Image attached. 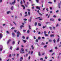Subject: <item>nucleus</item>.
<instances>
[{"mask_svg":"<svg viewBox=\"0 0 61 61\" xmlns=\"http://www.w3.org/2000/svg\"><path fill=\"white\" fill-rule=\"evenodd\" d=\"M20 4H21V6L22 7H23V9H24V10H25V8L24 5L22 4H23V2H22V1H21V2H20Z\"/></svg>","mask_w":61,"mask_h":61,"instance_id":"obj_1","label":"nucleus"},{"mask_svg":"<svg viewBox=\"0 0 61 61\" xmlns=\"http://www.w3.org/2000/svg\"><path fill=\"white\" fill-rule=\"evenodd\" d=\"M15 0L14 1L12 2V3H10V5H14L15 4Z\"/></svg>","mask_w":61,"mask_h":61,"instance_id":"obj_2","label":"nucleus"},{"mask_svg":"<svg viewBox=\"0 0 61 61\" xmlns=\"http://www.w3.org/2000/svg\"><path fill=\"white\" fill-rule=\"evenodd\" d=\"M32 17L31 16L29 20H28V21L30 22H31L32 20Z\"/></svg>","mask_w":61,"mask_h":61,"instance_id":"obj_3","label":"nucleus"},{"mask_svg":"<svg viewBox=\"0 0 61 61\" xmlns=\"http://www.w3.org/2000/svg\"><path fill=\"white\" fill-rule=\"evenodd\" d=\"M17 34L18 35H17V37H19V35H21V34H20V32L19 31L17 32Z\"/></svg>","mask_w":61,"mask_h":61,"instance_id":"obj_4","label":"nucleus"},{"mask_svg":"<svg viewBox=\"0 0 61 61\" xmlns=\"http://www.w3.org/2000/svg\"><path fill=\"white\" fill-rule=\"evenodd\" d=\"M61 4V1L60 2V3H59L58 5V7L60 8V5Z\"/></svg>","mask_w":61,"mask_h":61,"instance_id":"obj_5","label":"nucleus"},{"mask_svg":"<svg viewBox=\"0 0 61 61\" xmlns=\"http://www.w3.org/2000/svg\"><path fill=\"white\" fill-rule=\"evenodd\" d=\"M57 36L59 38H58V39L57 40V42H59V40L60 39V37L59 36V35H58Z\"/></svg>","mask_w":61,"mask_h":61,"instance_id":"obj_6","label":"nucleus"},{"mask_svg":"<svg viewBox=\"0 0 61 61\" xmlns=\"http://www.w3.org/2000/svg\"><path fill=\"white\" fill-rule=\"evenodd\" d=\"M2 48H3V47L1 45H0V51H2Z\"/></svg>","mask_w":61,"mask_h":61,"instance_id":"obj_7","label":"nucleus"},{"mask_svg":"<svg viewBox=\"0 0 61 61\" xmlns=\"http://www.w3.org/2000/svg\"><path fill=\"white\" fill-rule=\"evenodd\" d=\"M36 8L37 9H39V10H40V7H39L38 6H37L36 7Z\"/></svg>","mask_w":61,"mask_h":61,"instance_id":"obj_8","label":"nucleus"},{"mask_svg":"<svg viewBox=\"0 0 61 61\" xmlns=\"http://www.w3.org/2000/svg\"><path fill=\"white\" fill-rule=\"evenodd\" d=\"M10 41H11V40L10 39L7 42V44H9V43L10 42Z\"/></svg>","mask_w":61,"mask_h":61,"instance_id":"obj_9","label":"nucleus"},{"mask_svg":"<svg viewBox=\"0 0 61 61\" xmlns=\"http://www.w3.org/2000/svg\"><path fill=\"white\" fill-rule=\"evenodd\" d=\"M50 37H54L55 36V35L54 34H52L50 35Z\"/></svg>","mask_w":61,"mask_h":61,"instance_id":"obj_10","label":"nucleus"},{"mask_svg":"<svg viewBox=\"0 0 61 61\" xmlns=\"http://www.w3.org/2000/svg\"><path fill=\"white\" fill-rule=\"evenodd\" d=\"M10 9H11V10H13L14 9V7H13V6H12L11 7V8H10Z\"/></svg>","mask_w":61,"mask_h":61,"instance_id":"obj_11","label":"nucleus"},{"mask_svg":"<svg viewBox=\"0 0 61 61\" xmlns=\"http://www.w3.org/2000/svg\"><path fill=\"white\" fill-rule=\"evenodd\" d=\"M34 25L35 26H36L37 25V22H36L34 24Z\"/></svg>","mask_w":61,"mask_h":61,"instance_id":"obj_12","label":"nucleus"},{"mask_svg":"<svg viewBox=\"0 0 61 61\" xmlns=\"http://www.w3.org/2000/svg\"><path fill=\"white\" fill-rule=\"evenodd\" d=\"M23 58L22 57H21L20 58V61H22V60H23Z\"/></svg>","mask_w":61,"mask_h":61,"instance_id":"obj_13","label":"nucleus"},{"mask_svg":"<svg viewBox=\"0 0 61 61\" xmlns=\"http://www.w3.org/2000/svg\"><path fill=\"white\" fill-rule=\"evenodd\" d=\"M50 21H54V19H50Z\"/></svg>","mask_w":61,"mask_h":61,"instance_id":"obj_14","label":"nucleus"},{"mask_svg":"<svg viewBox=\"0 0 61 61\" xmlns=\"http://www.w3.org/2000/svg\"><path fill=\"white\" fill-rule=\"evenodd\" d=\"M11 13V12L8 11L7 12V14H8L9 13Z\"/></svg>","mask_w":61,"mask_h":61,"instance_id":"obj_15","label":"nucleus"},{"mask_svg":"<svg viewBox=\"0 0 61 61\" xmlns=\"http://www.w3.org/2000/svg\"><path fill=\"white\" fill-rule=\"evenodd\" d=\"M31 47L32 48V49H34V46L33 45H32L31 46Z\"/></svg>","mask_w":61,"mask_h":61,"instance_id":"obj_16","label":"nucleus"},{"mask_svg":"<svg viewBox=\"0 0 61 61\" xmlns=\"http://www.w3.org/2000/svg\"><path fill=\"white\" fill-rule=\"evenodd\" d=\"M2 34L0 33V39H1V38H2Z\"/></svg>","mask_w":61,"mask_h":61,"instance_id":"obj_17","label":"nucleus"},{"mask_svg":"<svg viewBox=\"0 0 61 61\" xmlns=\"http://www.w3.org/2000/svg\"><path fill=\"white\" fill-rule=\"evenodd\" d=\"M44 34H46L47 32H46V31H44Z\"/></svg>","mask_w":61,"mask_h":61,"instance_id":"obj_18","label":"nucleus"},{"mask_svg":"<svg viewBox=\"0 0 61 61\" xmlns=\"http://www.w3.org/2000/svg\"><path fill=\"white\" fill-rule=\"evenodd\" d=\"M10 50H12V49H13V47H12V46H11L10 47Z\"/></svg>","mask_w":61,"mask_h":61,"instance_id":"obj_19","label":"nucleus"},{"mask_svg":"<svg viewBox=\"0 0 61 61\" xmlns=\"http://www.w3.org/2000/svg\"><path fill=\"white\" fill-rule=\"evenodd\" d=\"M41 39V37L40 36L39 37H38V40H40Z\"/></svg>","mask_w":61,"mask_h":61,"instance_id":"obj_20","label":"nucleus"},{"mask_svg":"<svg viewBox=\"0 0 61 61\" xmlns=\"http://www.w3.org/2000/svg\"><path fill=\"white\" fill-rule=\"evenodd\" d=\"M12 36H14L15 35V33H12Z\"/></svg>","mask_w":61,"mask_h":61,"instance_id":"obj_21","label":"nucleus"},{"mask_svg":"<svg viewBox=\"0 0 61 61\" xmlns=\"http://www.w3.org/2000/svg\"><path fill=\"white\" fill-rule=\"evenodd\" d=\"M38 25L39 26H41V24H40V23H38Z\"/></svg>","mask_w":61,"mask_h":61,"instance_id":"obj_22","label":"nucleus"},{"mask_svg":"<svg viewBox=\"0 0 61 61\" xmlns=\"http://www.w3.org/2000/svg\"><path fill=\"white\" fill-rule=\"evenodd\" d=\"M21 50L22 52H24V49L23 48H21Z\"/></svg>","mask_w":61,"mask_h":61,"instance_id":"obj_23","label":"nucleus"},{"mask_svg":"<svg viewBox=\"0 0 61 61\" xmlns=\"http://www.w3.org/2000/svg\"><path fill=\"white\" fill-rule=\"evenodd\" d=\"M49 52H53V50L52 49L50 50Z\"/></svg>","mask_w":61,"mask_h":61,"instance_id":"obj_24","label":"nucleus"},{"mask_svg":"<svg viewBox=\"0 0 61 61\" xmlns=\"http://www.w3.org/2000/svg\"><path fill=\"white\" fill-rule=\"evenodd\" d=\"M38 55H39V56H41V54H40V52H39Z\"/></svg>","mask_w":61,"mask_h":61,"instance_id":"obj_25","label":"nucleus"},{"mask_svg":"<svg viewBox=\"0 0 61 61\" xmlns=\"http://www.w3.org/2000/svg\"><path fill=\"white\" fill-rule=\"evenodd\" d=\"M15 54L14 53H14H13V54H12V56H15Z\"/></svg>","mask_w":61,"mask_h":61,"instance_id":"obj_26","label":"nucleus"},{"mask_svg":"<svg viewBox=\"0 0 61 61\" xmlns=\"http://www.w3.org/2000/svg\"><path fill=\"white\" fill-rule=\"evenodd\" d=\"M12 44L13 45H14L15 44V41H13L12 42Z\"/></svg>","mask_w":61,"mask_h":61,"instance_id":"obj_27","label":"nucleus"},{"mask_svg":"<svg viewBox=\"0 0 61 61\" xmlns=\"http://www.w3.org/2000/svg\"><path fill=\"white\" fill-rule=\"evenodd\" d=\"M24 27V26H23V25H21L20 26V28H22V27Z\"/></svg>","mask_w":61,"mask_h":61,"instance_id":"obj_28","label":"nucleus"},{"mask_svg":"<svg viewBox=\"0 0 61 61\" xmlns=\"http://www.w3.org/2000/svg\"><path fill=\"white\" fill-rule=\"evenodd\" d=\"M15 27H12L11 28V29L13 30V29H15Z\"/></svg>","mask_w":61,"mask_h":61,"instance_id":"obj_29","label":"nucleus"},{"mask_svg":"<svg viewBox=\"0 0 61 61\" xmlns=\"http://www.w3.org/2000/svg\"><path fill=\"white\" fill-rule=\"evenodd\" d=\"M41 44L42 45H45V43H44L42 42L41 43Z\"/></svg>","mask_w":61,"mask_h":61,"instance_id":"obj_30","label":"nucleus"},{"mask_svg":"<svg viewBox=\"0 0 61 61\" xmlns=\"http://www.w3.org/2000/svg\"><path fill=\"white\" fill-rule=\"evenodd\" d=\"M48 3L51 4H52V2H49Z\"/></svg>","mask_w":61,"mask_h":61,"instance_id":"obj_31","label":"nucleus"},{"mask_svg":"<svg viewBox=\"0 0 61 61\" xmlns=\"http://www.w3.org/2000/svg\"><path fill=\"white\" fill-rule=\"evenodd\" d=\"M23 41L25 43L26 42V41L25 40H23Z\"/></svg>","mask_w":61,"mask_h":61,"instance_id":"obj_32","label":"nucleus"},{"mask_svg":"<svg viewBox=\"0 0 61 61\" xmlns=\"http://www.w3.org/2000/svg\"><path fill=\"white\" fill-rule=\"evenodd\" d=\"M16 50H19V47H17L16 48Z\"/></svg>","mask_w":61,"mask_h":61,"instance_id":"obj_33","label":"nucleus"},{"mask_svg":"<svg viewBox=\"0 0 61 61\" xmlns=\"http://www.w3.org/2000/svg\"><path fill=\"white\" fill-rule=\"evenodd\" d=\"M30 32V31H29V30H28L27 31V33H28V34H29Z\"/></svg>","mask_w":61,"mask_h":61,"instance_id":"obj_34","label":"nucleus"},{"mask_svg":"<svg viewBox=\"0 0 61 61\" xmlns=\"http://www.w3.org/2000/svg\"><path fill=\"white\" fill-rule=\"evenodd\" d=\"M31 55H32L33 54V51H31Z\"/></svg>","mask_w":61,"mask_h":61,"instance_id":"obj_35","label":"nucleus"},{"mask_svg":"<svg viewBox=\"0 0 61 61\" xmlns=\"http://www.w3.org/2000/svg\"><path fill=\"white\" fill-rule=\"evenodd\" d=\"M13 23H14V24L15 25H16V23H15L14 22H13Z\"/></svg>","mask_w":61,"mask_h":61,"instance_id":"obj_36","label":"nucleus"},{"mask_svg":"<svg viewBox=\"0 0 61 61\" xmlns=\"http://www.w3.org/2000/svg\"><path fill=\"white\" fill-rule=\"evenodd\" d=\"M14 32H15V33H16V32H17V30H14Z\"/></svg>","mask_w":61,"mask_h":61,"instance_id":"obj_37","label":"nucleus"},{"mask_svg":"<svg viewBox=\"0 0 61 61\" xmlns=\"http://www.w3.org/2000/svg\"><path fill=\"white\" fill-rule=\"evenodd\" d=\"M36 42H38V39H36Z\"/></svg>","mask_w":61,"mask_h":61,"instance_id":"obj_38","label":"nucleus"},{"mask_svg":"<svg viewBox=\"0 0 61 61\" xmlns=\"http://www.w3.org/2000/svg\"><path fill=\"white\" fill-rule=\"evenodd\" d=\"M29 28L30 29H31V28H30L31 27L29 25Z\"/></svg>","mask_w":61,"mask_h":61,"instance_id":"obj_39","label":"nucleus"},{"mask_svg":"<svg viewBox=\"0 0 61 61\" xmlns=\"http://www.w3.org/2000/svg\"><path fill=\"white\" fill-rule=\"evenodd\" d=\"M53 41L55 43H56V40H55V39H54L53 40Z\"/></svg>","mask_w":61,"mask_h":61,"instance_id":"obj_40","label":"nucleus"},{"mask_svg":"<svg viewBox=\"0 0 61 61\" xmlns=\"http://www.w3.org/2000/svg\"><path fill=\"white\" fill-rule=\"evenodd\" d=\"M6 33H7V34H9V31H6Z\"/></svg>","mask_w":61,"mask_h":61,"instance_id":"obj_41","label":"nucleus"},{"mask_svg":"<svg viewBox=\"0 0 61 61\" xmlns=\"http://www.w3.org/2000/svg\"><path fill=\"white\" fill-rule=\"evenodd\" d=\"M49 41L50 42H52V40H49Z\"/></svg>","mask_w":61,"mask_h":61,"instance_id":"obj_42","label":"nucleus"},{"mask_svg":"<svg viewBox=\"0 0 61 61\" xmlns=\"http://www.w3.org/2000/svg\"><path fill=\"white\" fill-rule=\"evenodd\" d=\"M2 1L3 0H0V3H1Z\"/></svg>","mask_w":61,"mask_h":61,"instance_id":"obj_43","label":"nucleus"},{"mask_svg":"<svg viewBox=\"0 0 61 61\" xmlns=\"http://www.w3.org/2000/svg\"><path fill=\"white\" fill-rule=\"evenodd\" d=\"M39 15H41V16H42V14L40 13H39Z\"/></svg>","mask_w":61,"mask_h":61,"instance_id":"obj_44","label":"nucleus"},{"mask_svg":"<svg viewBox=\"0 0 61 61\" xmlns=\"http://www.w3.org/2000/svg\"><path fill=\"white\" fill-rule=\"evenodd\" d=\"M45 59H47V56H45Z\"/></svg>","mask_w":61,"mask_h":61,"instance_id":"obj_45","label":"nucleus"},{"mask_svg":"<svg viewBox=\"0 0 61 61\" xmlns=\"http://www.w3.org/2000/svg\"><path fill=\"white\" fill-rule=\"evenodd\" d=\"M49 28L50 29V30H52V27H49Z\"/></svg>","mask_w":61,"mask_h":61,"instance_id":"obj_46","label":"nucleus"},{"mask_svg":"<svg viewBox=\"0 0 61 61\" xmlns=\"http://www.w3.org/2000/svg\"><path fill=\"white\" fill-rule=\"evenodd\" d=\"M28 14L29 15H30V12H28Z\"/></svg>","mask_w":61,"mask_h":61,"instance_id":"obj_47","label":"nucleus"},{"mask_svg":"<svg viewBox=\"0 0 61 61\" xmlns=\"http://www.w3.org/2000/svg\"><path fill=\"white\" fill-rule=\"evenodd\" d=\"M22 38H23V39H25V37L24 36H23L22 37Z\"/></svg>","mask_w":61,"mask_h":61,"instance_id":"obj_48","label":"nucleus"},{"mask_svg":"<svg viewBox=\"0 0 61 61\" xmlns=\"http://www.w3.org/2000/svg\"><path fill=\"white\" fill-rule=\"evenodd\" d=\"M33 37L34 39H36V37L35 36H34Z\"/></svg>","mask_w":61,"mask_h":61,"instance_id":"obj_49","label":"nucleus"},{"mask_svg":"<svg viewBox=\"0 0 61 61\" xmlns=\"http://www.w3.org/2000/svg\"><path fill=\"white\" fill-rule=\"evenodd\" d=\"M43 60V58H41L40 59L41 60Z\"/></svg>","mask_w":61,"mask_h":61,"instance_id":"obj_50","label":"nucleus"},{"mask_svg":"<svg viewBox=\"0 0 61 61\" xmlns=\"http://www.w3.org/2000/svg\"><path fill=\"white\" fill-rule=\"evenodd\" d=\"M58 20L59 21H60L61 20V19H58Z\"/></svg>","mask_w":61,"mask_h":61,"instance_id":"obj_51","label":"nucleus"},{"mask_svg":"<svg viewBox=\"0 0 61 61\" xmlns=\"http://www.w3.org/2000/svg\"><path fill=\"white\" fill-rule=\"evenodd\" d=\"M47 47V45H46L44 46V47L45 48L46 47Z\"/></svg>","mask_w":61,"mask_h":61,"instance_id":"obj_52","label":"nucleus"},{"mask_svg":"<svg viewBox=\"0 0 61 61\" xmlns=\"http://www.w3.org/2000/svg\"><path fill=\"white\" fill-rule=\"evenodd\" d=\"M52 11H50V14H52Z\"/></svg>","mask_w":61,"mask_h":61,"instance_id":"obj_53","label":"nucleus"},{"mask_svg":"<svg viewBox=\"0 0 61 61\" xmlns=\"http://www.w3.org/2000/svg\"><path fill=\"white\" fill-rule=\"evenodd\" d=\"M58 12H59V10H57L56 11V13H58Z\"/></svg>","mask_w":61,"mask_h":61,"instance_id":"obj_54","label":"nucleus"},{"mask_svg":"<svg viewBox=\"0 0 61 61\" xmlns=\"http://www.w3.org/2000/svg\"><path fill=\"white\" fill-rule=\"evenodd\" d=\"M45 36H48V35L45 34Z\"/></svg>","mask_w":61,"mask_h":61,"instance_id":"obj_55","label":"nucleus"},{"mask_svg":"<svg viewBox=\"0 0 61 61\" xmlns=\"http://www.w3.org/2000/svg\"><path fill=\"white\" fill-rule=\"evenodd\" d=\"M37 3H38V0H36Z\"/></svg>","mask_w":61,"mask_h":61,"instance_id":"obj_56","label":"nucleus"},{"mask_svg":"<svg viewBox=\"0 0 61 61\" xmlns=\"http://www.w3.org/2000/svg\"><path fill=\"white\" fill-rule=\"evenodd\" d=\"M53 17H56V15H54L53 16Z\"/></svg>","mask_w":61,"mask_h":61,"instance_id":"obj_57","label":"nucleus"},{"mask_svg":"<svg viewBox=\"0 0 61 61\" xmlns=\"http://www.w3.org/2000/svg\"><path fill=\"white\" fill-rule=\"evenodd\" d=\"M53 29L54 30H55V27H53Z\"/></svg>","mask_w":61,"mask_h":61,"instance_id":"obj_58","label":"nucleus"},{"mask_svg":"<svg viewBox=\"0 0 61 61\" xmlns=\"http://www.w3.org/2000/svg\"><path fill=\"white\" fill-rule=\"evenodd\" d=\"M24 20H25V21H26L27 20V19H24Z\"/></svg>","mask_w":61,"mask_h":61,"instance_id":"obj_59","label":"nucleus"},{"mask_svg":"<svg viewBox=\"0 0 61 61\" xmlns=\"http://www.w3.org/2000/svg\"><path fill=\"white\" fill-rule=\"evenodd\" d=\"M55 49H57V47H55Z\"/></svg>","mask_w":61,"mask_h":61,"instance_id":"obj_60","label":"nucleus"},{"mask_svg":"<svg viewBox=\"0 0 61 61\" xmlns=\"http://www.w3.org/2000/svg\"><path fill=\"white\" fill-rule=\"evenodd\" d=\"M54 3H56V0H54Z\"/></svg>","mask_w":61,"mask_h":61,"instance_id":"obj_61","label":"nucleus"},{"mask_svg":"<svg viewBox=\"0 0 61 61\" xmlns=\"http://www.w3.org/2000/svg\"><path fill=\"white\" fill-rule=\"evenodd\" d=\"M27 10H28V11L29 12H30V9H28Z\"/></svg>","mask_w":61,"mask_h":61,"instance_id":"obj_62","label":"nucleus"},{"mask_svg":"<svg viewBox=\"0 0 61 61\" xmlns=\"http://www.w3.org/2000/svg\"><path fill=\"white\" fill-rule=\"evenodd\" d=\"M9 56V57H11V54H10Z\"/></svg>","mask_w":61,"mask_h":61,"instance_id":"obj_63","label":"nucleus"},{"mask_svg":"<svg viewBox=\"0 0 61 61\" xmlns=\"http://www.w3.org/2000/svg\"><path fill=\"white\" fill-rule=\"evenodd\" d=\"M30 56H29V57L28 58H29V59H30Z\"/></svg>","mask_w":61,"mask_h":61,"instance_id":"obj_64","label":"nucleus"}]
</instances>
